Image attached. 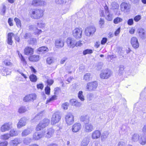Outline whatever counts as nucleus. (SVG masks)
Instances as JSON below:
<instances>
[{"label":"nucleus","instance_id":"nucleus-9","mask_svg":"<svg viewBox=\"0 0 146 146\" xmlns=\"http://www.w3.org/2000/svg\"><path fill=\"white\" fill-rule=\"evenodd\" d=\"M54 132L55 130L52 127L48 128L43 133V135H44L46 138H50L53 136Z\"/></svg>","mask_w":146,"mask_h":146},{"label":"nucleus","instance_id":"nucleus-3","mask_svg":"<svg viewBox=\"0 0 146 146\" xmlns=\"http://www.w3.org/2000/svg\"><path fill=\"white\" fill-rule=\"evenodd\" d=\"M61 119V116L58 112H56L52 115L51 119V124L54 125L58 123Z\"/></svg>","mask_w":146,"mask_h":146},{"label":"nucleus","instance_id":"nucleus-54","mask_svg":"<svg viewBox=\"0 0 146 146\" xmlns=\"http://www.w3.org/2000/svg\"><path fill=\"white\" fill-rule=\"evenodd\" d=\"M72 1V0H64V4L67 7H69L71 4Z\"/></svg>","mask_w":146,"mask_h":146},{"label":"nucleus","instance_id":"nucleus-64","mask_svg":"<svg viewBox=\"0 0 146 146\" xmlns=\"http://www.w3.org/2000/svg\"><path fill=\"white\" fill-rule=\"evenodd\" d=\"M44 85L42 84H39L37 85V88L38 89L42 90L43 88Z\"/></svg>","mask_w":146,"mask_h":146},{"label":"nucleus","instance_id":"nucleus-60","mask_svg":"<svg viewBox=\"0 0 146 146\" xmlns=\"http://www.w3.org/2000/svg\"><path fill=\"white\" fill-rule=\"evenodd\" d=\"M75 46L76 47L80 46L82 45V41L81 40H79L77 42L75 41Z\"/></svg>","mask_w":146,"mask_h":146},{"label":"nucleus","instance_id":"nucleus-15","mask_svg":"<svg viewBox=\"0 0 146 146\" xmlns=\"http://www.w3.org/2000/svg\"><path fill=\"white\" fill-rule=\"evenodd\" d=\"M131 43L132 47L135 49L138 48L139 46L138 39L136 37H133L131 38Z\"/></svg>","mask_w":146,"mask_h":146},{"label":"nucleus","instance_id":"nucleus-21","mask_svg":"<svg viewBox=\"0 0 146 146\" xmlns=\"http://www.w3.org/2000/svg\"><path fill=\"white\" fill-rule=\"evenodd\" d=\"M70 104L76 107H80L82 105V103L75 99H72L70 101Z\"/></svg>","mask_w":146,"mask_h":146},{"label":"nucleus","instance_id":"nucleus-57","mask_svg":"<svg viewBox=\"0 0 146 146\" xmlns=\"http://www.w3.org/2000/svg\"><path fill=\"white\" fill-rule=\"evenodd\" d=\"M53 61V60L52 58L51 57H49L46 59V62L49 64H51L52 63Z\"/></svg>","mask_w":146,"mask_h":146},{"label":"nucleus","instance_id":"nucleus-24","mask_svg":"<svg viewBox=\"0 0 146 146\" xmlns=\"http://www.w3.org/2000/svg\"><path fill=\"white\" fill-rule=\"evenodd\" d=\"M21 142V140L20 138H16L13 140H11L9 143L11 145L16 146L20 144Z\"/></svg>","mask_w":146,"mask_h":146},{"label":"nucleus","instance_id":"nucleus-26","mask_svg":"<svg viewBox=\"0 0 146 146\" xmlns=\"http://www.w3.org/2000/svg\"><path fill=\"white\" fill-rule=\"evenodd\" d=\"M29 29L30 30L35 31L34 33L37 35H39L42 32L41 30L39 29L36 28H35L33 25H30L29 26Z\"/></svg>","mask_w":146,"mask_h":146},{"label":"nucleus","instance_id":"nucleus-39","mask_svg":"<svg viewBox=\"0 0 146 146\" xmlns=\"http://www.w3.org/2000/svg\"><path fill=\"white\" fill-rule=\"evenodd\" d=\"M11 137L9 133H6L1 135L0 138L1 139L6 140L9 139Z\"/></svg>","mask_w":146,"mask_h":146},{"label":"nucleus","instance_id":"nucleus-44","mask_svg":"<svg viewBox=\"0 0 146 146\" xmlns=\"http://www.w3.org/2000/svg\"><path fill=\"white\" fill-rule=\"evenodd\" d=\"M112 8L113 10L118 9L119 8V5L116 2H113L111 3Z\"/></svg>","mask_w":146,"mask_h":146},{"label":"nucleus","instance_id":"nucleus-13","mask_svg":"<svg viewBox=\"0 0 146 146\" xmlns=\"http://www.w3.org/2000/svg\"><path fill=\"white\" fill-rule=\"evenodd\" d=\"M95 28L93 26L89 27H87L85 29V33L86 35L89 36L93 34L96 31Z\"/></svg>","mask_w":146,"mask_h":146},{"label":"nucleus","instance_id":"nucleus-4","mask_svg":"<svg viewBox=\"0 0 146 146\" xmlns=\"http://www.w3.org/2000/svg\"><path fill=\"white\" fill-rule=\"evenodd\" d=\"M43 15V11L39 9H36L33 11L32 17L34 19H38L42 17Z\"/></svg>","mask_w":146,"mask_h":146},{"label":"nucleus","instance_id":"nucleus-11","mask_svg":"<svg viewBox=\"0 0 146 146\" xmlns=\"http://www.w3.org/2000/svg\"><path fill=\"white\" fill-rule=\"evenodd\" d=\"M130 8V5L125 2L122 3L120 5L121 11L124 13H126L129 12Z\"/></svg>","mask_w":146,"mask_h":146},{"label":"nucleus","instance_id":"nucleus-43","mask_svg":"<svg viewBox=\"0 0 146 146\" xmlns=\"http://www.w3.org/2000/svg\"><path fill=\"white\" fill-rule=\"evenodd\" d=\"M48 50V48L45 46H42L38 49V51L43 53L44 52H47Z\"/></svg>","mask_w":146,"mask_h":146},{"label":"nucleus","instance_id":"nucleus-23","mask_svg":"<svg viewBox=\"0 0 146 146\" xmlns=\"http://www.w3.org/2000/svg\"><path fill=\"white\" fill-rule=\"evenodd\" d=\"M34 52V49L30 47H26L24 50V54L27 55H31Z\"/></svg>","mask_w":146,"mask_h":146},{"label":"nucleus","instance_id":"nucleus-40","mask_svg":"<svg viewBox=\"0 0 146 146\" xmlns=\"http://www.w3.org/2000/svg\"><path fill=\"white\" fill-rule=\"evenodd\" d=\"M9 134L11 137L17 135L18 133L17 131L13 129L10 131Z\"/></svg>","mask_w":146,"mask_h":146},{"label":"nucleus","instance_id":"nucleus-30","mask_svg":"<svg viewBox=\"0 0 146 146\" xmlns=\"http://www.w3.org/2000/svg\"><path fill=\"white\" fill-rule=\"evenodd\" d=\"M14 34L13 33H9L7 35V43L10 45H12L13 42L12 40V37L14 35Z\"/></svg>","mask_w":146,"mask_h":146},{"label":"nucleus","instance_id":"nucleus-52","mask_svg":"<svg viewBox=\"0 0 146 146\" xmlns=\"http://www.w3.org/2000/svg\"><path fill=\"white\" fill-rule=\"evenodd\" d=\"M69 105V104L67 102L64 103L62 104V107L64 110H66L68 109Z\"/></svg>","mask_w":146,"mask_h":146},{"label":"nucleus","instance_id":"nucleus-7","mask_svg":"<svg viewBox=\"0 0 146 146\" xmlns=\"http://www.w3.org/2000/svg\"><path fill=\"white\" fill-rule=\"evenodd\" d=\"M66 123L68 125H70L74 122V117L73 115L71 113L67 114L65 117Z\"/></svg>","mask_w":146,"mask_h":146},{"label":"nucleus","instance_id":"nucleus-6","mask_svg":"<svg viewBox=\"0 0 146 146\" xmlns=\"http://www.w3.org/2000/svg\"><path fill=\"white\" fill-rule=\"evenodd\" d=\"M82 30L81 28H76L72 31L73 36L76 39L81 38L82 36Z\"/></svg>","mask_w":146,"mask_h":146},{"label":"nucleus","instance_id":"nucleus-32","mask_svg":"<svg viewBox=\"0 0 146 146\" xmlns=\"http://www.w3.org/2000/svg\"><path fill=\"white\" fill-rule=\"evenodd\" d=\"M139 142L141 145H145L146 143V136L143 135L140 136Z\"/></svg>","mask_w":146,"mask_h":146},{"label":"nucleus","instance_id":"nucleus-17","mask_svg":"<svg viewBox=\"0 0 146 146\" xmlns=\"http://www.w3.org/2000/svg\"><path fill=\"white\" fill-rule=\"evenodd\" d=\"M81 127L82 126L80 123H76L72 127V131L74 133H76L80 129Z\"/></svg>","mask_w":146,"mask_h":146},{"label":"nucleus","instance_id":"nucleus-41","mask_svg":"<svg viewBox=\"0 0 146 146\" xmlns=\"http://www.w3.org/2000/svg\"><path fill=\"white\" fill-rule=\"evenodd\" d=\"M91 75L89 73L86 74L83 77V79L86 81H88L90 80Z\"/></svg>","mask_w":146,"mask_h":146},{"label":"nucleus","instance_id":"nucleus-12","mask_svg":"<svg viewBox=\"0 0 146 146\" xmlns=\"http://www.w3.org/2000/svg\"><path fill=\"white\" fill-rule=\"evenodd\" d=\"M66 43L68 46L69 48H73L75 46V40L72 38H68Z\"/></svg>","mask_w":146,"mask_h":146},{"label":"nucleus","instance_id":"nucleus-1","mask_svg":"<svg viewBox=\"0 0 146 146\" xmlns=\"http://www.w3.org/2000/svg\"><path fill=\"white\" fill-rule=\"evenodd\" d=\"M104 13L103 10H100V15L101 17H104L107 20L111 21L113 17V13L110 12L108 7L105 4L104 6Z\"/></svg>","mask_w":146,"mask_h":146},{"label":"nucleus","instance_id":"nucleus-53","mask_svg":"<svg viewBox=\"0 0 146 146\" xmlns=\"http://www.w3.org/2000/svg\"><path fill=\"white\" fill-rule=\"evenodd\" d=\"M6 10V7L4 5L2 6V9H1V14L2 15H4L5 13Z\"/></svg>","mask_w":146,"mask_h":146},{"label":"nucleus","instance_id":"nucleus-5","mask_svg":"<svg viewBox=\"0 0 146 146\" xmlns=\"http://www.w3.org/2000/svg\"><path fill=\"white\" fill-rule=\"evenodd\" d=\"M12 122L9 121L5 123L0 128L1 131L3 132L9 131L12 127Z\"/></svg>","mask_w":146,"mask_h":146},{"label":"nucleus","instance_id":"nucleus-59","mask_svg":"<svg viewBox=\"0 0 146 146\" xmlns=\"http://www.w3.org/2000/svg\"><path fill=\"white\" fill-rule=\"evenodd\" d=\"M45 93L47 95H49L50 94V88L49 87L47 86L45 87Z\"/></svg>","mask_w":146,"mask_h":146},{"label":"nucleus","instance_id":"nucleus-19","mask_svg":"<svg viewBox=\"0 0 146 146\" xmlns=\"http://www.w3.org/2000/svg\"><path fill=\"white\" fill-rule=\"evenodd\" d=\"M27 119L26 118L23 117L19 121L17 125L18 128L20 129L25 125L26 123Z\"/></svg>","mask_w":146,"mask_h":146},{"label":"nucleus","instance_id":"nucleus-37","mask_svg":"<svg viewBox=\"0 0 146 146\" xmlns=\"http://www.w3.org/2000/svg\"><path fill=\"white\" fill-rule=\"evenodd\" d=\"M21 37L25 39H28L31 36V34L30 33L22 32L21 34Z\"/></svg>","mask_w":146,"mask_h":146},{"label":"nucleus","instance_id":"nucleus-63","mask_svg":"<svg viewBox=\"0 0 146 146\" xmlns=\"http://www.w3.org/2000/svg\"><path fill=\"white\" fill-rule=\"evenodd\" d=\"M133 21L132 19H129L127 21V24L129 25H132L133 24Z\"/></svg>","mask_w":146,"mask_h":146},{"label":"nucleus","instance_id":"nucleus-10","mask_svg":"<svg viewBox=\"0 0 146 146\" xmlns=\"http://www.w3.org/2000/svg\"><path fill=\"white\" fill-rule=\"evenodd\" d=\"M112 74L111 71L110 70L107 69L101 73L100 74V77L102 79H107L109 78Z\"/></svg>","mask_w":146,"mask_h":146},{"label":"nucleus","instance_id":"nucleus-2","mask_svg":"<svg viewBox=\"0 0 146 146\" xmlns=\"http://www.w3.org/2000/svg\"><path fill=\"white\" fill-rule=\"evenodd\" d=\"M50 123V120L47 119H45L41 121L37 126L36 130L37 131L40 130L48 126Z\"/></svg>","mask_w":146,"mask_h":146},{"label":"nucleus","instance_id":"nucleus-45","mask_svg":"<svg viewBox=\"0 0 146 146\" xmlns=\"http://www.w3.org/2000/svg\"><path fill=\"white\" fill-rule=\"evenodd\" d=\"M29 78L31 81L33 82H35L37 80L36 76L34 74H31L29 76Z\"/></svg>","mask_w":146,"mask_h":146},{"label":"nucleus","instance_id":"nucleus-42","mask_svg":"<svg viewBox=\"0 0 146 146\" xmlns=\"http://www.w3.org/2000/svg\"><path fill=\"white\" fill-rule=\"evenodd\" d=\"M16 23V25L18 28H21V20L18 18L15 17L14 19Z\"/></svg>","mask_w":146,"mask_h":146},{"label":"nucleus","instance_id":"nucleus-29","mask_svg":"<svg viewBox=\"0 0 146 146\" xmlns=\"http://www.w3.org/2000/svg\"><path fill=\"white\" fill-rule=\"evenodd\" d=\"M33 130V129L31 128H28L24 130L22 132L21 134L22 136L25 137L31 133Z\"/></svg>","mask_w":146,"mask_h":146},{"label":"nucleus","instance_id":"nucleus-27","mask_svg":"<svg viewBox=\"0 0 146 146\" xmlns=\"http://www.w3.org/2000/svg\"><path fill=\"white\" fill-rule=\"evenodd\" d=\"M140 136L137 133H134L132 135L131 140L133 142H137L139 140Z\"/></svg>","mask_w":146,"mask_h":146},{"label":"nucleus","instance_id":"nucleus-34","mask_svg":"<svg viewBox=\"0 0 146 146\" xmlns=\"http://www.w3.org/2000/svg\"><path fill=\"white\" fill-rule=\"evenodd\" d=\"M36 24L37 27L40 29L44 28L46 25L45 23L42 20L37 21Z\"/></svg>","mask_w":146,"mask_h":146},{"label":"nucleus","instance_id":"nucleus-25","mask_svg":"<svg viewBox=\"0 0 146 146\" xmlns=\"http://www.w3.org/2000/svg\"><path fill=\"white\" fill-rule=\"evenodd\" d=\"M101 133L99 130H96L92 133V137L93 139L99 138L101 136Z\"/></svg>","mask_w":146,"mask_h":146},{"label":"nucleus","instance_id":"nucleus-62","mask_svg":"<svg viewBox=\"0 0 146 146\" xmlns=\"http://www.w3.org/2000/svg\"><path fill=\"white\" fill-rule=\"evenodd\" d=\"M42 114L41 113L38 114L35 116V119L36 120H38L42 117Z\"/></svg>","mask_w":146,"mask_h":146},{"label":"nucleus","instance_id":"nucleus-20","mask_svg":"<svg viewBox=\"0 0 146 146\" xmlns=\"http://www.w3.org/2000/svg\"><path fill=\"white\" fill-rule=\"evenodd\" d=\"M85 131L86 132H90L94 129V127L91 123H86L84 126Z\"/></svg>","mask_w":146,"mask_h":146},{"label":"nucleus","instance_id":"nucleus-22","mask_svg":"<svg viewBox=\"0 0 146 146\" xmlns=\"http://www.w3.org/2000/svg\"><path fill=\"white\" fill-rule=\"evenodd\" d=\"M43 133H42L36 132L33 135V139L34 140H38L43 136Z\"/></svg>","mask_w":146,"mask_h":146},{"label":"nucleus","instance_id":"nucleus-47","mask_svg":"<svg viewBox=\"0 0 146 146\" xmlns=\"http://www.w3.org/2000/svg\"><path fill=\"white\" fill-rule=\"evenodd\" d=\"M27 110L25 107L23 106L19 108L18 112L19 113H22L26 112Z\"/></svg>","mask_w":146,"mask_h":146},{"label":"nucleus","instance_id":"nucleus-50","mask_svg":"<svg viewBox=\"0 0 146 146\" xmlns=\"http://www.w3.org/2000/svg\"><path fill=\"white\" fill-rule=\"evenodd\" d=\"M57 99V96L56 95L53 96L51 98L48 99H47L46 101V104H48L49 102L52 101H54Z\"/></svg>","mask_w":146,"mask_h":146},{"label":"nucleus","instance_id":"nucleus-14","mask_svg":"<svg viewBox=\"0 0 146 146\" xmlns=\"http://www.w3.org/2000/svg\"><path fill=\"white\" fill-rule=\"evenodd\" d=\"M36 95L35 94H31L27 95L24 97L23 100L25 102L34 101L36 99Z\"/></svg>","mask_w":146,"mask_h":146},{"label":"nucleus","instance_id":"nucleus-28","mask_svg":"<svg viewBox=\"0 0 146 146\" xmlns=\"http://www.w3.org/2000/svg\"><path fill=\"white\" fill-rule=\"evenodd\" d=\"M138 33L140 37L142 39H144L146 36L145 30L142 28H140L138 30Z\"/></svg>","mask_w":146,"mask_h":146},{"label":"nucleus","instance_id":"nucleus-56","mask_svg":"<svg viewBox=\"0 0 146 146\" xmlns=\"http://www.w3.org/2000/svg\"><path fill=\"white\" fill-rule=\"evenodd\" d=\"M104 23V19H103L100 18L99 21V25L101 28L103 27V25Z\"/></svg>","mask_w":146,"mask_h":146},{"label":"nucleus","instance_id":"nucleus-35","mask_svg":"<svg viewBox=\"0 0 146 146\" xmlns=\"http://www.w3.org/2000/svg\"><path fill=\"white\" fill-rule=\"evenodd\" d=\"M29 59L31 61L36 62L39 60V56L38 55H33L29 57Z\"/></svg>","mask_w":146,"mask_h":146},{"label":"nucleus","instance_id":"nucleus-33","mask_svg":"<svg viewBox=\"0 0 146 146\" xmlns=\"http://www.w3.org/2000/svg\"><path fill=\"white\" fill-rule=\"evenodd\" d=\"M19 57L24 66H25L27 65V62L23 56L19 51H17Z\"/></svg>","mask_w":146,"mask_h":146},{"label":"nucleus","instance_id":"nucleus-46","mask_svg":"<svg viewBox=\"0 0 146 146\" xmlns=\"http://www.w3.org/2000/svg\"><path fill=\"white\" fill-rule=\"evenodd\" d=\"M88 139L87 138H84L82 142L81 146H87L88 144Z\"/></svg>","mask_w":146,"mask_h":146},{"label":"nucleus","instance_id":"nucleus-8","mask_svg":"<svg viewBox=\"0 0 146 146\" xmlns=\"http://www.w3.org/2000/svg\"><path fill=\"white\" fill-rule=\"evenodd\" d=\"M97 86L98 84L96 81L88 82L86 86V90L90 91H94L96 89Z\"/></svg>","mask_w":146,"mask_h":146},{"label":"nucleus","instance_id":"nucleus-31","mask_svg":"<svg viewBox=\"0 0 146 146\" xmlns=\"http://www.w3.org/2000/svg\"><path fill=\"white\" fill-rule=\"evenodd\" d=\"M80 120L84 123H86L89 121V117L87 115H83L81 116Z\"/></svg>","mask_w":146,"mask_h":146},{"label":"nucleus","instance_id":"nucleus-49","mask_svg":"<svg viewBox=\"0 0 146 146\" xmlns=\"http://www.w3.org/2000/svg\"><path fill=\"white\" fill-rule=\"evenodd\" d=\"M31 141L32 139L31 138H26L24 139L23 143L26 145H28L31 142Z\"/></svg>","mask_w":146,"mask_h":146},{"label":"nucleus","instance_id":"nucleus-18","mask_svg":"<svg viewBox=\"0 0 146 146\" xmlns=\"http://www.w3.org/2000/svg\"><path fill=\"white\" fill-rule=\"evenodd\" d=\"M55 44L56 48H60L64 46V42L62 39L59 38L56 40Z\"/></svg>","mask_w":146,"mask_h":146},{"label":"nucleus","instance_id":"nucleus-48","mask_svg":"<svg viewBox=\"0 0 146 146\" xmlns=\"http://www.w3.org/2000/svg\"><path fill=\"white\" fill-rule=\"evenodd\" d=\"M122 21V18L117 17L114 19L113 22L114 24H117L121 22Z\"/></svg>","mask_w":146,"mask_h":146},{"label":"nucleus","instance_id":"nucleus-58","mask_svg":"<svg viewBox=\"0 0 146 146\" xmlns=\"http://www.w3.org/2000/svg\"><path fill=\"white\" fill-rule=\"evenodd\" d=\"M141 19V15H138L135 16L134 18V20L136 22L139 21Z\"/></svg>","mask_w":146,"mask_h":146},{"label":"nucleus","instance_id":"nucleus-55","mask_svg":"<svg viewBox=\"0 0 146 146\" xmlns=\"http://www.w3.org/2000/svg\"><path fill=\"white\" fill-rule=\"evenodd\" d=\"M29 42L30 44H34L36 43V40L35 38H31Z\"/></svg>","mask_w":146,"mask_h":146},{"label":"nucleus","instance_id":"nucleus-51","mask_svg":"<svg viewBox=\"0 0 146 146\" xmlns=\"http://www.w3.org/2000/svg\"><path fill=\"white\" fill-rule=\"evenodd\" d=\"M93 52V51L92 50L90 49H87L84 50L83 52V54L84 55H85L88 54H90Z\"/></svg>","mask_w":146,"mask_h":146},{"label":"nucleus","instance_id":"nucleus-36","mask_svg":"<svg viewBox=\"0 0 146 146\" xmlns=\"http://www.w3.org/2000/svg\"><path fill=\"white\" fill-rule=\"evenodd\" d=\"M78 98L82 102L85 100V97L83 94V92L82 91H79L78 93Z\"/></svg>","mask_w":146,"mask_h":146},{"label":"nucleus","instance_id":"nucleus-16","mask_svg":"<svg viewBox=\"0 0 146 146\" xmlns=\"http://www.w3.org/2000/svg\"><path fill=\"white\" fill-rule=\"evenodd\" d=\"M46 4V3L44 1L40 0H33L31 3L32 5L35 7L44 5Z\"/></svg>","mask_w":146,"mask_h":146},{"label":"nucleus","instance_id":"nucleus-38","mask_svg":"<svg viewBox=\"0 0 146 146\" xmlns=\"http://www.w3.org/2000/svg\"><path fill=\"white\" fill-rule=\"evenodd\" d=\"M109 134L108 131H105L103 132L101 137V140L102 141H104L107 138Z\"/></svg>","mask_w":146,"mask_h":146},{"label":"nucleus","instance_id":"nucleus-61","mask_svg":"<svg viewBox=\"0 0 146 146\" xmlns=\"http://www.w3.org/2000/svg\"><path fill=\"white\" fill-rule=\"evenodd\" d=\"M47 82L48 84V86H50L53 84L54 81L52 79H49L47 80Z\"/></svg>","mask_w":146,"mask_h":146}]
</instances>
